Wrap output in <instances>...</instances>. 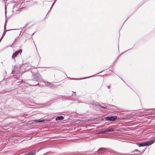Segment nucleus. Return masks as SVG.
Listing matches in <instances>:
<instances>
[{
  "mask_svg": "<svg viewBox=\"0 0 155 155\" xmlns=\"http://www.w3.org/2000/svg\"><path fill=\"white\" fill-rule=\"evenodd\" d=\"M105 119L108 121H115L117 119V117L116 116H112L109 117H105Z\"/></svg>",
  "mask_w": 155,
  "mask_h": 155,
  "instance_id": "nucleus-2",
  "label": "nucleus"
},
{
  "mask_svg": "<svg viewBox=\"0 0 155 155\" xmlns=\"http://www.w3.org/2000/svg\"><path fill=\"white\" fill-rule=\"evenodd\" d=\"M155 141V140H153L143 142L141 143H137V144L139 147H144L146 146H148L153 144Z\"/></svg>",
  "mask_w": 155,
  "mask_h": 155,
  "instance_id": "nucleus-1",
  "label": "nucleus"
},
{
  "mask_svg": "<svg viewBox=\"0 0 155 155\" xmlns=\"http://www.w3.org/2000/svg\"><path fill=\"white\" fill-rule=\"evenodd\" d=\"M44 120H35L34 121L35 122H43L44 121Z\"/></svg>",
  "mask_w": 155,
  "mask_h": 155,
  "instance_id": "nucleus-6",
  "label": "nucleus"
},
{
  "mask_svg": "<svg viewBox=\"0 0 155 155\" xmlns=\"http://www.w3.org/2000/svg\"><path fill=\"white\" fill-rule=\"evenodd\" d=\"M101 107L102 108H105V107Z\"/></svg>",
  "mask_w": 155,
  "mask_h": 155,
  "instance_id": "nucleus-7",
  "label": "nucleus"
},
{
  "mask_svg": "<svg viewBox=\"0 0 155 155\" xmlns=\"http://www.w3.org/2000/svg\"><path fill=\"white\" fill-rule=\"evenodd\" d=\"M22 51V50L21 49H20L18 51H15V52L13 54L12 56V58H15L17 56L18 54L19 53H21Z\"/></svg>",
  "mask_w": 155,
  "mask_h": 155,
  "instance_id": "nucleus-4",
  "label": "nucleus"
},
{
  "mask_svg": "<svg viewBox=\"0 0 155 155\" xmlns=\"http://www.w3.org/2000/svg\"><path fill=\"white\" fill-rule=\"evenodd\" d=\"M64 119V117L62 116H60L57 117L56 118V120H61Z\"/></svg>",
  "mask_w": 155,
  "mask_h": 155,
  "instance_id": "nucleus-5",
  "label": "nucleus"
},
{
  "mask_svg": "<svg viewBox=\"0 0 155 155\" xmlns=\"http://www.w3.org/2000/svg\"><path fill=\"white\" fill-rule=\"evenodd\" d=\"M115 130L113 128H111V129H107L106 130L101 131L99 133V134H104L105 133H106V132H113Z\"/></svg>",
  "mask_w": 155,
  "mask_h": 155,
  "instance_id": "nucleus-3",
  "label": "nucleus"
}]
</instances>
